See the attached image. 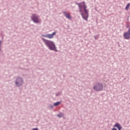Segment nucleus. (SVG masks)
<instances>
[{
  "label": "nucleus",
  "mask_w": 130,
  "mask_h": 130,
  "mask_svg": "<svg viewBox=\"0 0 130 130\" xmlns=\"http://www.w3.org/2000/svg\"><path fill=\"white\" fill-rule=\"evenodd\" d=\"M77 5L79 7L80 15H81L83 19L86 21H87L88 17H89V14L88 13V10H86L87 7L85 4V3L81 2L78 3Z\"/></svg>",
  "instance_id": "f257e3e1"
},
{
  "label": "nucleus",
  "mask_w": 130,
  "mask_h": 130,
  "mask_svg": "<svg viewBox=\"0 0 130 130\" xmlns=\"http://www.w3.org/2000/svg\"><path fill=\"white\" fill-rule=\"evenodd\" d=\"M42 39L50 50L56 51V47L53 42L44 39V38H42Z\"/></svg>",
  "instance_id": "f03ea898"
},
{
  "label": "nucleus",
  "mask_w": 130,
  "mask_h": 130,
  "mask_svg": "<svg viewBox=\"0 0 130 130\" xmlns=\"http://www.w3.org/2000/svg\"><path fill=\"white\" fill-rule=\"evenodd\" d=\"M93 89L95 90V91H101V90L103 89V84L98 83L93 87Z\"/></svg>",
  "instance_id": "7ed1b4c3"
},
{
  "label": "nucleus",
  "mask_w": 130,
  "mask_h": 130,
  "mask_svg": "<svg viewBox=\"0 0 130 130\" xmlns=\"http://www.w3.org/2000/svg\"><path fill=\"white\" fill-rule=\"evenodd\" d=\"M31 20L34 22V23H40V20L39 19L37 15L33 14L31 17Z\"/></svg>",
  "instance_id": "20e7f679"
},
{
  "label": "nucleus",
  "mask_w": 130,
  "mask_h": 130,
  "mask_svg": "<svg viewBox=\"0 0 130 130\" xmlns=\"http://www.w3.org/2000/svg\"><path fill=\"white\" fill-rule=\"evenodd\" d=\"M17 86H20L23 84V79L21 78H18L16 82Z\"/></svg>",
  "instance_id": "39448f33"
},
{
  "label": "nucleus",
  "mask_w": 130,
  "mask_h": 130,
  "mask_svg": "<svg viewBox=\"0 0 130 130\" xmlns=\"http://www.w3.org/2000/svg\"><path fill=\"white\" fill-rule=\"evenodd\" d=\"M123 36L124 39L126 40H129L130 39V34L128 32H124V35Z\"/></svg>",
  "instance_id": "423d86ee"
},
{
  "label": "nucleus",
  "mask_w": 130,
  "mask_h": 130,
  "mask_svg": "<svg viewBox=\"0 0 130 130\" xmlns=\"http://www.w3.org/2000/svg\"><path fill=\"white\" fill-rule=\"evenodd\" d=\"M56 32L55 31L51 34H47V38L53 39L54 36H55Z\"/></svg>",
  "instance_id": "0eeeda50"
},
{
  "label": "nucleus",
  "mask_w": 130,
  "mask_h": 130,
  "mask_svg": "<svg viewBox=\"0 0 130 130\" xmlns=\"http://www.w3.org/2000/svg\"><path fill=\"white\" fill-rule=\"evenodd\" d=\"M63 14L64 16L66 18H67V19H70V20H71V19H72V17H71V16H70V14L68 13L67 12H64L63 13Z\"/></svg>",
  "instance_id": "6e6552de"
},
{
  "label": "nucleus",
  "mask_w": 130,
  "mask_h": 130,
  "mask_svg": "<svg viewBox=\"0 0 130 130\" xmlns=\"http://www.w3.org/2000/svg\"><path fill=\"white\" fill-rule=\"evenodd\" d=\"M114 126L117 127L118 129V130H121L122 128L121 125L119 123L115 124Z\"/></svg>",
  "instance_id": "1a4fd4ad"
},
{
  "label": "nucleus",
  "mask_w": 130,
  "mask_h": 130,
  "mask_svg": "<svg viewBox=\"0 0 130 130\" xmlns=\"http://www.w3.org/2000/svg\"><path fill=\"white\" fill-rule=\"evenodd\" d=\"M130 6V3H128L125 7V10H128Z\"/></svg>",
  "instance_id": "9d476101"
},
{
  "label": "nucleus",
  "mask_w": 130,
  "mask_h": 130,
  "mask_svg": "<svg viewBox=\"0 0 130 130\" xmlns=\"http://www.w3.org/2000/svg\"><path fill=\"white\" fill-rule=\"evenodd\" d=\"M59 104H60V102H56V103H55L54 104V105L55 106H58V105H59Z\"/></svg>",
  "instance_id": "9b49d317"
},
{
  "label": "nucleus",
  "mask_w": 130,
  "mask_h": 130,
  "mask_svg": "<svg viewBox=\"0 0 130 130\" xmlns=\"http://www.w3.org/2000/svg\"><path fill=\"white\" fill-rule=\"evenodd\" d=\"M42 36H43V37H45V38H47V35H42Z\"/></svg>",
  "instance_id": "f8f14e48"
},
{
  "label": "nucleus",
  "mask_w": 130,
  "mask_h": 130,
  "mask_svg": "<svg viewBox=\"0 0 130 130\" xmlns=\"http://www.w3.org/2000/svg\"><path fill=\"white\" fill-rule=\"evenodd\" d=\"M32 130H39L37 128H32Z\"/></svg>",
  "instance_id": "ddd939ff"
},
{
  "label": "nucleus",
  "mask_w": 130,
  "mask_h": 130,
  "mask_svg": "<svg viewBox=\"0 0 130 130\" xmlns=\"http://www.w3.org/2000/svg\"><path fill=\"white\" fill-rule=\"evenodd\" d=\"M128 32L130 34V28L128 29Z\"/></svg>",
  "instance_id": "4468645a"
},
{
  "label": "nucleus",
  "mask_w": 130,
  "mask_h": 130,
  "mask_svg": "<svg viewBox=\"0 0 130 130\" xmlns=\"http://www.w3.org/2000/svg\"><path fill=\"white\" fill-rule=\"evenodd\" d=\"M112 130H117V129H116L114 127L112 128Z\"/></svg>",
  "instance_id": "2eb2a0df"
},
{
  "label": "nucleus",
  "mask_w": 130,
  "mask_h": 130,
  "mask_svg": "<svg viewBox=\"0 0 130 130\" xmlns=\"http://www.w3.org/2000/svg\"><path fill=\"white\" fill-rule=\"evenodd\" d=\"M57 117H60V115H57Z\"/></svg>",
  "instance_id": "dca6fc26"
},
{
  "label": "nucleus",
  "mask_w": 130,
  "mask_h": 130,
  "mask_svg": "<svg viewBox=\"0 0 130 130\" xmlns=\"http://www.w3.org/2000/svg\"><path fill=\"white\" fill-rule=\"evenodd\" d=\"M1 44H2V42L0 41V47H1Z\"/></svg>",
  "instance_id": "f3484780"
},
{
  "label": "nucleus",
  "mask_w": 130,
  "mask_h": 130,
  "mask_svg": "<svg viewBox=\"0 0 130 130\" xmlns=\"http://www.w3.org/2000/svg\"><path fill=\"white\" fill-rule=\"evenodd\" d=\"M0 51H1V48H0Z\"/></svg>",
  "instance_id": "a211bd4d"
}]
</instances>
